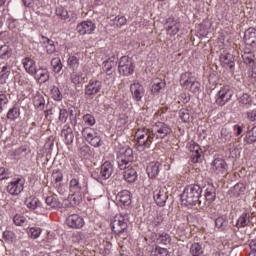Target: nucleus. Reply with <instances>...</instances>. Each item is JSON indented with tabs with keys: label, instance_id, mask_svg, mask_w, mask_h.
<instances>
[{
	"label": "nucleus",
	"instance_id": "12",
	"mask_svg": "<svg viewBox=\"0 0 256 256\" xmlns=\"http://www.w3.org/2000/svg\"><path fill=\"white\" fill-rule=\"evenodd\" d=\"M25 186V180L22 178H17L16 180L10 182L7 186V191L10 195H19Z\"/></svg>",
	"mask_w": 256,
	"mask_h": 256
},
{
	"label": "nucleus",
	"instance_id": "47",
	"mask_svg": "<svg viewBox=\"0 0 256 256\" xmlns=\"http://www.w3.org/2000/svg\"><path fill=\"white\" fill-rule=\"evenodd\" d=\"M164 218L161 214H156L152 216V231H155L158 227H160L161 223H163Z\"/></svg>",
	"mask_w": 256,
	"mask_h": 256
},
{
	"label": "nucleus",
	"instance_id": "64",
	"mask_svg": "<svg viewBox=\"0 0 256 256\" xmlns=\"http://www.w3.org/2000/svg\"><path fill=\"white\" fill-rule=\"evenodd\" d=\"M246 117H247L248 121H250L251 123H254V121H256V109L247 111Z\"/></svg>",
	"mask_w": 256,
	"mask_h": 256
},
{
	"label": "nucleus",
	"instance_id": "52",
	"mask_svg": "<svg viewBox=\"0 0 256 256\" xmlns=\"http://www.w3.org/2000/svg\"><path fill=\"white\" fill-rule=\"evenodd\" d=\"M67 63L70 69H73L74 71H77V69H79V58H77L76 56H69Z\"/></svg>",
	"mask_w": 256,
	"mask_h": 256
},
{
	"label": "nucleus",
	"instance_id": "43",
	"mask_svg": "<svg viewBox=\"0 0 256 256\" xmlns=\"http://www.w3.org/2000/svg\"><path fill=\"white\" fill-rule=\"evenodd\" d=\"M33 103L36 109H43L45 107V98H43V95L37 94L33 98Z\"/></svg>",
	"mask_w": 256,
	"mask_h": 256
},
{
	"label": "nucleus",
	"instance_id": "28",
	"mask_svg": "<svg viewBox=\"0 0 256 256\" xmlns=\"http://www.w3.org/2000/svg\"><path fill=\"white\" fill-rule=\"evenodd\" d=\"M62 137H64V141L66 145H71L73 140L75 139V135L73 134V129L70 128L68 125H65L62 132Z\"/></svg>",
	"mask_w": 256,
	"mask_h": 256
},
{
	"label": "nucleus",
	"instance_id": "9",
	"mask_svg": "<svg viewBox=\"0 0 256 256\" xmlns=\"http://www.w3.org/2000/svg\"><path fill=\"white\" fill-rule=\"evenodd\" d=\"M233 97V89H231V86H223L218 93L216 94V104L220 107H223L224 105H227L229 101H231V98Z\"/></svg>",
	"mask_w": 256,
	"mask_h": 256
},
{
	"label": "nucleus",
	"instance_id": "17",
	"mask_svg": "<svg viewBox=\"0 0 256 256\" xmlns=\"http://www.w3.org/2000/svg\"><path fill=\"white\" fill-rule=\"evenodd\" d=\"M220 63L226 69H235V57L229 52H224L220 55Z\"/></svg>",
	"mask_w": 256,
	"mask_h": 256
},
{
	"label": "nucleus",
	"instance_id": "5",
	"mask_svg": "<svg viewBox=\"0 0 256 256\" xmlns=\"http://www.w3.org/2000/svg\"><path fill=\"white\" fill-rule=\"evenodd\" d=\"M118 71L120 75H123L124 77L133 75V73H135V63L133 62V58L122 56L118 64Z\"/></svg>",
	"mask_w": 256,
	"mask_h": 256
},
{
	"label": "nucleus",
	"instance_id": "19",
	"mask_svg": "<svg viewBox=\"0 0 256 256\" xmlns=\"http://www.w3.org/2000/svg\"><path fill=\"white\" fill-rule=\"evenodd\" d=\"M196 81L197 78L193 75V72H184L180 76V85L184 89L189 88Z\"/></svg>",
	"mask_w": 256,
	"mask_h": 256
},
{
	"label": "nucleus",
	"instance_id": "26",
	"mask_svg": "<svg viewBox=\"0 0 256 256\" xmlns=\"http://www.w3.org/2000/svg\"><path fill=\"white\" fill-rule=\"evenodd\" d=\"M242 59L245 65L249 67L250 69H255L256 67V58L255 54L253 52H244L242 54Z\"/></svg>",
	"mask_w": 256,
	"mask_h": 256
},
{
	"label": "nucleus",
	"instance_id": "60",
	"mask_svg": "<svg viewBox=\"0 0 256 256\" xmlns=\"http://www.w3.org/2000/svg\"><path fill=\"white\" fill-rule=\"evenodd\" d=\"M28 234L30 235L31 239H38V237L41 236V228L32 227L29 229Z\"/></svg>",
	"mask_w": 256,
	"mask_h": 256
},
{
	"label": "nucleus",
	"instance_id": "56",
	"mask_svg": "<svg viewBox=\"0 0 256 256\" xmlns=\"http://www.w3.org/2000/svg\"><path fill=\"white\" fill-rule=\"evenodd\" d=\"M162 87H165V82H163L161 79H156L152 85L151 91L152 93H159Z\"/></svg>",
	"mask_w": 256,
	"mask_h": 256
},
{
	"label": "nucleus",
	"instance_id": "33",
	"mask_svg": "<svg viewBox=\"0 0 256 256\" xmlns=\"http://www.w3.org/2000/svg\"><path fill=\"white\" fill-rule=\"evenodd\" d=\"M44 39L43 43L45 45L47 55H53V53L57 52V48H55V42L45 36H42Z\"/></svg>",
	"mask_w": 256,
	"mask_h": 256
},
{
	"label": "nucleus",
	"instance_id": "41",
	"mask_svg": "<svg viewBox=\"0 0 256 256\" xmlns=\"http://www.w3.org/2000/svg\"><path fill=\"white\" fill-rule=\"evenodd\" d=\"M246 143H248V145H253V143H256V125L247 131Z\"/></svg>",
	"mask_w": 256,
	"mask_h": 256
},
{
	"label": "nucleus",
	"instance_id": "7",
	"mask_svg": "<svg viewBox=\"0 0 256 256\" xmlns=\"http://www.w3.org/2000/svg\"><path fill=\"white\" fill-rule=\"evenodd\" d=\"M101 89H103V82L99 80H90L84 88L85 99L89 101H91V99H95V96L101 93Z\"/></svg>",
	"mask_w": 256,
	"mask_h": 256
},
{
	"label": "nucleus",
	"instance_id": "58",
	"mask_svg": "<svg viewBox=\"0 0 256 256\" xmlns=\"http://www.w3.org/2000/svg\"><path fill=\"white\" fill-rule=\"evenodd\" d=\"M51 96L54 101H61L63 99V95L61 94V90L57 86H53L51 89Z\"/></svg>",
	"mask_w": 256,
	"mask_h": 256
},
{
	"label": "nucleus",
	"instance_id": "51",
	"mask_svg": "<svg viewBox=\"0 0 256 256\" xmlns=\"http://www.w3.org/2000/svg\"><path fill=\"white\" fill-rule=\"evenodd\" d=\"M115 27L121 29V27H125L127 25V18L125 16H116L113 20Z\"/></svg>",
	"mask_w": 256,
	"mask_h": 256
},
{
	"label": "nucleus",
	"instance_id": "4",
	"mask_svg": "<svg viewBox=\"0 0 256 256\" xmlns=\"http://www.w3.org/2000/svg\"><path fill=\"white\" fill-rule=\"evenodd\" d=\"M137 140L136 148L138 151H145V148L150 147L153 139H151V133L147 128H140L135 134Z\"/></svg>",
	"mask_w": 256,
	"mask_h": 256
},
{
	"label": "nucleus",
	"instance_id": "29",
	"mask_svg": "<svg viewBox=\"0 0 256 256\" xmlns=\"http://www.w3.org/2000/svg\"><path fill=\"white\" fill-rule=\"evenodd\" d=\"M215 227L218 231H225L229 227V219L225 215L218 216L215 220Z\"/></svg>",
	"mask_w": 256,
	"mask_h": 256
},
{
	"label": "nucleus",
	"instance_id": "13",
	"mask_svg": "<svg viewBox=\"0 0 256 256\" xmlns=\"http://www.w3.org/2000/svg\"><path fill=\"white\" fill-rule=\"evenodd\" d=\"M66 224L70 229H81L85 225V220L79 214H72L66 219Z\"/></svg>",
	"mask_w": 256,
	"mask_h": 256
},
{
	"label": "nucleus",
	"instance_id": "34",
	"mask_svg": "<svg viewBox=\"0 0 256 256\" xmlns=\"http://www.w3.org/2000/svg\"><path fill=\"white\" fill-rule=\"evenodd\" d=\"M189 253L191 256H201L205 251L203 250V245H201V243L194 242L190 246Z\"/></svg>",
	"mask_w": 256,
	"mask_h": 256
},
{
	"label": "nucleus",
	"instance_id": "24",
	"mask_svg": "<svg viewBox=\"0 0 256 256\" xmlns=\"http://www.w3.org/2000/svg\"><path fill=\"white\" fill-rule=\"evenodd\" d=\"M249 223H251V214H249V212H243L239 216L235 227H237V229H243L249 227Z\"/></svg>",
	"mask_w": 256,
	"mask_h": 256
},
{
	"label": "nucleus",
	"instance_id": "63",
	"mask_svg": "<svg viewBox=\"0 0 256 256\" xmlns=\"http://www.w3.org/2000/svg\"><path fill=\"white\" fill-rule=\"evenodd\" d=\"M154 255L155 256H169V250L166 248H161L159 246H156L154 250Z\"/></svg>",
	"mask_w": 256,
	"mask_h": 256
},
{
	"label": "nucleus",
	"instance_id": "59",
	"mask_svg": "<svg viewBox=\"0 0 256 256\" xmlns=\"http://www.w3.org/2000/svg\"><path fill=\"white\" fill-rule=\"evenodd\" d=\"M13 221L18 227H23L27 221V218H25L23 215L16 214L13 218Z\"/></svg>",
	"mask_w": 256,
	"mask_h": 256
},
{
	"label": "nucleus",
	"instance_id": "54",
	"mask_svg": "<svg viewBox=\"0 0 256 256\" xmlns=\"http://www.w3.org/2000/svg\"><path fill=\"white\" fill-rule=\"evenodd\" d=\"M85 78H83L82 74L77 73L75 70L71 74V81L74 85H81Z\"/></svg>",
	"mask_w": 256,
	"mask_h": 256
},
{
	"label": "nucleus",
	"instance_id": "49",
	"mask_svg": "<svg viewBox=\"0 0 256 256\" xmlns=\"http://www.w3.org/2000/svg\"><path fill=\"white\" fill-rule=\"evenodd\" d=\"M245 189L246 188L243 183H238L233 187L232 193L234 197H240V195H243V193H245Z\"/></svg>",
	"mask_w": 256,
	"mask_h": 256
},
{
	"label": "nucleus",
	"instance_id": "8",
	"mask_svg": "<svg viewBox=\"0 0 256 256\" xmlns=\"http://www.w3.org/2000/svg\"><path fill=\"white\" fill-rule=\"evenodd\" d=\"M151 132L153 137H156V139H165V137H168V135H171L173 130L171 129V126H169L165 122H156L152 126Z\"/></svg>",
	"mask_w": 256,
	"mask_h": 256
},
{
	"label": "nucleus",
	"instance_id": "62",
	"mask_svg": "<svg viewBox=\"0 0 256 256\" xmlns=\"http://www.w3.org/2000/svg\"><path fill=\"white\" fill-rule=\"evenodd\" d=\"M83 121H84L85 125H90L91 127H93V125H95V123H96L95 116H93L91 114L84 115Z\"/></svg>",
	"mask_w": 256,
	"mask_h": 256
},
{
	"label": "nucleus",
	"instance_id": "32",
	"mask_svg": "<svg viewBox=\"0 0 256 256\" xmlns=\"http://www.w3.org/2000/svg\"><path fill=\"white\" fill-rule=\"evenodd\" d=\"M70 193H82L81 182H79V175L72 178L69 183Z\"/></svg>",
	"mask_w": 256,
	"mask_h": 256
},
{
	"label": "nucleus",
	"instance_id": "35",
	"mask_svg": "<svg viewBox=\"0 0 256 256\" xmlns=\"http://www.w3.org/2000/svg\"><path fill=\"white\" fill-rule=\"evenodd\" d=\"M54 113H59L58 119L60 123H67V119H69V112L67 111V109L55 106Z\"/></svg>",
	"mask_w": 256,
	"mask_h": 256
},
{
	"label": "nucleus",
	"instance_id": "44",
	"mask_svg": "<svg viewBox=\"0 0 256 256\" xmlns=\"http://www.w3.org/2000/svg\"><path fill=\"white\" fill-rule=\"evenodd\" d=\"M55 13L56 16L60 17V19H62L63 21H67V19H69V12L62 6H58L55 10Z\"/></svg>",
	"mask_w": 256,
	"mask_h": 256
},
{
	"label": "nucleus",
	"instance_id": "57",
	"mask_svg": "<svg viewBox=\"0 0 256 256\" xmlns=\"http://www.w3.org/2000/svg\"><path fill=\"white\" fill-rule=\"evenodd\" d=\"M191 93H194V95H197L201 91V83L199 81L192 82L189 88H186Z\"/></svg>",
	"mask_w": 256,
	"mask_h": 256
},
{
	"label": "nucleus",
	"instance_id": "23",
	"mask_svg": "<svg viewBox=\"0 0 256 256\" xmlns=\"http://www.w3.org/2000/svg\"><path fill=\"white\" fill-rule=\"evenodd\" d=\"M148 177L150 179H156L157 175L161 171V163L159 162H150L146 169Z\"/></svg>",
	"mask_w": 256,
	"mask_h": 256
},
{
	"label": "nucleus",
	"instance_id": "36",
	"mask_svg": "<svg viewBox=\"0 0 256 256\" xmlns=\"http://www.w3.org/2000/svg\"><path fill=\"white\" fill-rule=\"evenodd\" d=\"M45 201L50 209H59L61 207V202L59 201L57 196H48L46 197Z\"/></svg>",
	"mask_w": 256,
	"mask_h": 256
},
{
	"label": "nucleus",
	"instance_id": "18",
	"mask_svg": "<svg viewBox=\"0 0 256 256\" xmlns=\"http://www.w3.org/2000/svg\"><path fill=\"white\" fill-rule=\"evenodd\" d=\"M115 168L113 164L109 161L104 162L100 167V177L103 181H107L113 175Z\"/></svg>",
	"mask_w": 256,
	"mask_h": 256
},
{
	"label": "nucleus",
	"instance_id": "37",
	"mask_svg": "<svg viewBox=\"0 0 256 256\" xmlns=\"http://www.w3.org/2000/svg\"><path fill=\"white\" fill-rule=\"evenodd\" d=\"M13 55V49L9 45L4 44L0 46V59H9Z\"/></svg>",
	"mask_w": 256,
	"mask_h": 256
},
{
	"label": "nucleus",
	"instance_id": "46",
	"mask_svg": "<svg viewBox=\"0 0 256 256\" xmlns=\"http://www.w3.org/2000/svg\"><path fill=\"white\" fill-rule=\"evenodd\" d=\"M20 115L21 112L19 111V108L13 107L8 111L7 119H9L10 121H15V119H19Z\"/></svg>",
	"mask_w": 256,
	"mask_h": 256
},
{
	"label": "nucleus",
	"instance_id": "45",
	"mask_svg": "<svg viewBox=\"0 0 256 256\" xmlns=\"http://www.w3.org/2000/svg\"><path fill=\"white\" fill-rule=\"evenodd\" d=\"M157 243L159 245H169L171 243V236L167 233L159 234Z\"/></svg>",
	"mask_w": 256,
	"mask_h": 256
},
{
	"label": "nucleus",
	"instance_id": "30",
	"mask_svg": "<svg viewBox=\"0 0 256 256\" xmlns=\"http://www.w3.org/2000/svg\"><path fill=\"white\" fill-rule=\"evenodd\" d=\"M217 193L215 190V186L213 184H207L205 186V199L209 203H213V201L216 199Z\"/></svg>",
	"mask_w": 256,
	"mask_h": 256
},
{
	"label": "nucleus",
	"instance_id": "55",
	"mask_svg": "<svg viewBox=\"0 0 256 256\" xmlns=\"http://www.w3.org/2000/svg\"><path fill=\"white\" fill-rule=\"evenodd\" d=\"M220 141L227 143L231 141V132L227 128H222L220 132Z\"/></svg>",
	"mask_w": 256,
	"mask_h": 256
},
{
	"label": "nucleus",
	"instance_id": "10",
	"mask_svg": "<svg viewBox=\"0 0 256 256\" xmlns=\"http://www.w3.org/2000/svg\"><path fill=\"white\" fill-rule=\"evenodd\" d=\"M167 189L161 186H155L153 191V199L158 207H165L168 199Z\"/></svg>",
	"mask_w": 256,
	"mask_h": 256
},
{
	"label": "nucleus",
	"instance_id": "21",
	"mask_svg": "<svg viewBox=\"0 0 256 256\" xmlns=\"http://www.w3.org/2000/svg\"><path fill=\"white\" fill-rule=\"evenodd\" d=\"M244 41L246 45L250 47H255L256 45V29L254 27H250L245 31Z\"/></svg>",
	"mask_w": 256,
	"mask_h": 256
},
{
	"label": "nucleus",
	"instance_id": "2",
	"mask_svg": "<svg viewBox=\"0 0 256 256\" xmlns=\"http://www.w3.org/2000/svg\"><path fill=\"white\" fill-rule=\"evenodd\" d=\"M111 229L115 235L121 239H127L129 237V224L125 216L118 214L111 222Z\"/></svg>",
	"mask_w": 256,
	"mask_h": 256
},
{
	"label": "nucleus",
	"instance_id": "48",
	"mask_svg": "<svg viewBox=\"0 0 256 256\" xmlns=\"http://www.w3.org/2000/svg\"><path fill=\"white\" fill-rule=\"evenodd\" d=\"M103 69L105 71V73H107L108 75H111V71L114 69V67H117V62L113 61V60H106L103 63Z\"/></svg>",
	"mask_w": 256,
	"mask_h": 256
},
{
	"label": "nucleus",
	"instance_id": "50",
	"mask_svg": "<svg viewBox=\"0 0 256 256\" xmlns=\"http://www.w3.org/2000/svg\"><path fill=\"white\" fill-rule=\"evenodd\" d=\"M179 117L184 123H189L191 121V112L186 108H182L179 111Z\"/></svg>",
	"mask_w": 256,
	"mask_h": 256
},
{
	"label": "nucleus",
	"instance_id": "27",
	"mask_svg": "<svg viewBox=\"0 0 256 256\" xmlns=\"http://www.w3.org/2000/svg\"><path fill=\"white\" fill-rule=\"evenodd\" d=\"M23 63V67L25 69L26 72L29 73V75H35V73H37V66H35V61H33V59L31 58H24L22 60Z\"/></svg>",
	"mask_w": 256,
	"mask_h": 256
},
{
	"label": "nucleus",
	"instance_id": "15",
	"mask_svg": "<svg viewBox=\"0 0 256 256\" xmlns=\"http://www.w3.org/2000/svg\"><path fill=\"white\" fill-rule=\"evenodd\" d=\"M167 28V34L170 35V37H175V35H177V33H179L180 29H181V23L179 22V20L175 19V18H168L167 22H166Z\"/></svg>",
	"mask_w": 256,
	"mask_h": 256
},
{
	"label": "nucleus",
	"instance_id": "6",
	"mask_svg": "<svg viewBox=\"0 0 256 256\" xmlns=\"http://www.w3.org/2000/svg\"><path fill=\"white\" fill-rule=\"evenodd\" d=\"M82 137L91 145L92 147H101L103 145V141L101 140V136L95 129L91 127H86L82 130Z\"/></svg>",
	"mask_w": 256,
	"mask_h": 256
},
{
	"label": "nucleus",
	"instance_id": "53",
	"mask_svg": "<svg viewBox=\"0 0 256 256\" xmlns=\"http://www.w3.org/2000/svg\"><path fill=\"white\" fill-rule=\"evenodd\" d=\"M81 199H83L82 193H72L69 197L70 205H72V207H74V205H79V203H81Z\"/></svg>",
	"mask_w": 256,
	"mask_h": 256
},
{
	"label": "nucleus",
	"instance_id": "61",
	"mask_svg": "<svg viewBox=\"0 0 256 256\" xmlns=\"http://www.w3.org/2000/svg\"><path fill=\"white\" fill-rule=\"evenodd\" d=\"M52 181H54V183H61V181H63V172L54 170L52 173Z\"/></svg>",
	"mask_w": 256,
	"mask_h": 256
},
{
	"label": "nucleus",
	"instance_id": "25",
	"mask_svg": "<svg viewBox=\"0 0 256 256\" xmlns=\"http://www.w3.org/2000/svg\"><path fill=\"white\" fill-rule=\"evenodd\" d=\"M116 199L118 202L121 203V205L127 207L131 205V192H129L128 190H123L117 194Z\"/></svg>",
	"mask_w": 256,
	"mask_h": 256
},
{
	"label": "nucleus",
	"instance_id": "42",
	"mask_svg": "<svg viewBox=\"0 0 256 256\" xmlns=\"http://www.w3.org/2000/svg\"><path fill=\"white\" fill-rule=\"evenodd\" d=\"M25 205L28 207V209L35 210L37 207H39V205H41V202L36 197H29L25 200Z\"/></svg>",
	"mask_w": 256,
	"mask_h": 256
},
{
	"label": "nucleus",
	"instance_id": "31",
	"mask_svg": "<svg viewBox=\"0 0 256 256\" xmlns=\"http://www.w3.org/2000/svg\"><path fill=\"white\" fill-rule=\"evenodd\" d=\"M35 79H38L40 83H47L49 81V77L51 75L49 74L48 69H38L34 74Z\"/></svg>",
	"mask_w": 256,
	"mask_h": 256
},
{
	"label": "nucleus",
	"instance_id": "1",
	"mask_svg": "<svg viewBox=\"0 0 256 256\" xmlns=\"http://www.w3.org/2000/svg\"><path fill=\"white\" fill-rule=\"evenodd\" d=\"M201 193H203V189L198 184H190L186 186L181 194L183 205H201V200H199Z\"/></svg>",
	"mask_w": 256,
	"mask_h": 256
},
{
	"label": "nucleus",
	"instance_id": "22",
	"mask_svg": "<svg viewBox=\"0 0 256 256\" xmlns=\"http://www.w3.org/2000/svg\"><path fill=\"white\" fill-rule=\"evenodd\" d=\"M189 151L192 162L199 163V159H201V153H203L201 146H199V144L192 143L189 146Z\"/></svg>",
	"mask_w": 256,
	"mask_h": 256
},
{
	"label": "nucleus",
	"instance_id": "16",
	"mask_svg": "<svg viewBox=\"0 0 256 256\" xmlns=\"http://www.w3.org/2000/svg\"><path fill=\"white\" fill-rule=\"evenodd\" d=\"M130 92L134 101H141L145 95V88L139 82H134L130 85Z\"/></svg>",
	"mask_w": 256,
	"mask_h": 256
},
{
	"label": "nucleus",
	"instance_id": "3",
	"mask_svg": "<svg viewBox=\"0 0 256 256\" xmlns=\"http://www.w3.org/2000/svg\"><path fill=\"white\" fill-rule=\"evenodd\" d=\"M135 157L133 156V149L125 146L118 151L117 161L119 169H127L133 165Z\"/></svg>",
	"mask_w": 256,
	"mask_h": 256
},
{
	"label": "nucleus",
	"instance_id": "11",
	"mask_svg": "<svg viewBox=\"0 0 256 256\" xmlns=\"http://www.w3.org/2000/svg\"><path fill=\"white\" fill-rule=\"evenodd\" d=\"M211 169L215 175H225L227 173L229 166L223 158H216L211 163Z\"/></svg>",
	"mask_w": 256,
	"mask_h": 256
},
{
	"label": "nucleus",
	"instance_id": "38",
	"mask_svg": "<svg viewBox=\"0 0 256 256\" xmlns=\"http://www.w3.org/2000/svg\"><path fill=\"white\" fill-rule=\"evenodd\" d=\"M9 75H11V66L5 64L1 68L0 72V81L1 83H6L7 80L9 79Z\"/></svg>",
	"mask_w": 256,
	"mask_h": 256
},
{
	"label": "nucleus",
	"instance_id": "14",
	"mask_svg": "<svg viewBox=\"0 0 256 256\" xmlns=\"http://www.w3.org/2000/svg\"><path fill=\"white\" fill-rule=\"evenodd\" d=\"M76 29L80 35H91V33L97 29V25L92 21L87 20L79 23Z\"/></svg>",
	"mask_w": 256,
	"mask_h": 256
},
{
	"label": "nucleus",
	"instance_id": "40",
	"mask_svg": "<svg viewBox=\"0 0 256 256\" xmlns=\"http://www.w3.org/2000/svg\"><path fill=\"white\" fill-rule=\"evenodd\" d=\"M239 103L240 105L246 107V109H249V106L253 105V98H251V95L244 93L239 98Z\"/></svg>",
	"mask_w": 256,
	"mask_h": 256
},
{
	"label": "nucleus",
	"instance_id": "39",
	"mask_svg": "<svg viewBox=\"0 0 256 256\" xmlns=\"http://www.w3.org/2000/svg\"><path fill=\"white\" fill-rule=\"evenodd\" d=\"M51 67H52V71H54V73H61V71L63 70V63L61 62V58L56 57L53 58L51 60Z\"/></svg>",
	"mask_w": 256,
	"mask_h": 256
},
{
	"label": "nucleus",
	"instance_id": "20",
	"mask_svg": "<svg viewBox=\"0 0 256 256\" xmlns=\"http://www.w3.org/2000/svg\"><path fill=\"white\" fill-rule=\"evenodd\" d=\"M124 171L123 177L127 183H135L137 181V170L131 164L130 167L122 169Z\"/></svg>",
	"mask_w": 256,
	"mask_h": 256
}]
</instances>
